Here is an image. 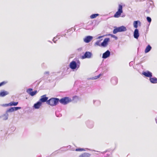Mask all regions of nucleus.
<instances>
[{"label": "nucleus", "mask_w": 157, "mask_h": 157, "mask_svg": "<svg viewBox=\"0 0 157 157\" xmlns=\"http://www.w3.org/2000/svg\"><path fill=\"white\" fill-rule=\"evenodd\" d=\"M59 102V99L56 98H52L48 99L47 104L51 106H55L58 105Z\"/></svg>", "instance_id": "1"}, {"label": "nucleus", "mask_w": 157, "mask_h": 157, "mask_svg": "<svg viewBox=\"0 0 157 157\" xmlns=\"http://www.w3.org/2000/svg\"><path fill=\"white\" fill-rule=\"evenodd\" d=\"M80 62L78 60L76 62L75 61H72L70 63V67L72 70L77 69L79 68L80 65Z\"/></svg>", "instance_id": "2"}, {"label": "nucleus", "mask_w": 157, "mask_h": 157, "mask_svg": "<svg viewBox=\"0 0 157 157\" xmlns=\"http://www.w3.org/2000/svg\"><path fill=\"white\" fill-rule=\"evenodd\" d=\"M71 99L69 97H64L59 99V102L63 105H66L71 101Z\"/></svg>", "instance_id": "3"}, {"label": "nucleus", "mask_w": 157, "mask_h": 157, "mask_svg": "<svg viewBox=\"0 0 157 157\" xmlns=\"http://www.w3.org/2000/svg\"><path fill=\"white\" fill-rule=\"evenodd\" d=\"M122 9V5L121 4H119L118 6V10L114 14V17L116 18H118L120 17L121 13L123 12Z\"/></svg>", "instance_id": "4"}, {"label": "nucleus", "mask_w": 157, "mask_h": 157, "mask_svg": "<svg viewBox=\"0 0 157 157\" xmlns=\"http://www.w3.org/2000/svg\"><path fill=\"white\" fill-rule=\"evenodd\" d=\"M147 7L148 8V10H146L147 12H149L150 9H152L154 6L153 1L152 0H147Z\"/></svg>", "instance_id": "5"}, {"label": "nucleus", "mask_w": 157, "mask_h": 157, "mask_svg": "<svg viewBox=\"0 0 157 157\" xmlns=\"http://www.w3.org/2000/svg\"><path fill=\"white\" fill-rule=\"evenodd\" d=\"M92 55V53L90 52H86L84 54L81 56V58L82 59H90L91 58Z\"/></svg>", "instance_id": "6"}, {"label": "nucleus", "mask_w": 157, "mask_h": 157, "mask_svg": "<svg viewBox=\"0 0 157 157\" xmlns=\"http://www.w3.org/2000/svg\"><path fill=\"white\" fill-rule=\"evenodd\" d=\"M26 92L30 96H33L37 94V91L36 90H35L33 91V89L30 88L27 90Z\"/></svg>", "instance_id": "7"}, {"label": "nucleus", "mask_w": 157, "mask_h": 157, "mask_svg": "<svg viewBox=\"0 0 157 157\" xmlns=\"http://www.w3.org/2000/svg\"><path fill=\"white\" fill-rule=\"evenodd\" d=\"M18 103V102H15L12 101L9 103L3 104L1 105L2 106L6 107L8 106H17Z\"/></svg>", "instance_id": "8"}, {"label": "nucleus", "mask_w": 157, "mask_h": 157, "mask_svg": "<svg viewBox=\"0 0 157 157\" xmlns=\"http://www.w3.org/2000/svg\"><path fill=\"white\" fill-rule=\"evenodd\" d=\"M48 97L46 96V95H44L40 97V98L39 100L40 101L42 104L43 103L46 102L47 104V101H48Z\"/></svg>", "instance_id": "9"}, {"label": "nucleus", "mask_w": 157, "mask_h": 157, "mask_svg": "<svg viewBox=\"0 0 157 157\" xmlns=\"http://www.w3.org/2000/svg\"><path fill=\"white\" fill-rule=\"evenodd\" d=\"M110 39L109 38H105L103 41L101 43V47H105L108 44V42L109 41Z\"/></svg>", "instance_id": "10"}, {"label": "nucleus", "mask_w": 157, "mask_h": 157, "mask_svg": "<svg viewBox=\"0 0 157 157\" xmlns=\"http://www.w3.org/2000/svg\"><path fill=\"white\" fill-rule=\"evenodd\" d=\"M86 124L87 127L90 128H92L94 126V122L89 120H88L86 121Z\"/></svg>", "instance_id": "11"}, {"label": "nucleus", "mask_w": 157, "mask_h": 157, "mask_svg": "<svg viewBox=\"0 0 157 157\" xmlns=\"http://www.w3.org/2000/svg\"><path fill=\"white\" fill-rule=\"evenodd\" d=\"M142 74L145 76L149 78L152 77V73L148 71H143L142 73Z\"/></svg>", "instance_id": "12"}, {"label": "nucleus", "mask_w": 157, "mask_h": 157, "mask_svg": "<svg viewBox=\"0 0 157 157\" xmlns=\"http://www.w3.org/2000/svg\"><path fill=\"white\" fill-rule=\"evenodd\" d=\"M110 52L108 50L103 54L102 58L103 59H106L110 56Z\"/></svg>", "instance_id": "13"}, {"label": "nucleus", "mask_w": 157, "mask_h": 157, "mask_svg": "<svg viewBox=\"0 0 157 157\" xmlns=\"http://www.w3.org/2000/svg\"><path fill=\"white\" fill-rule=\"evenodd\" d=\"M42 104L39 101L34 104L33 107L35 109H39L40 107L42 105Z\"/></svg>", "instance_id": "14"}, {"label": "nucleus", "mask_w": 157, "mask_h": 157, "mask_svg": "<svg viewBox=\"0 0 157 157\" xmlns=\"http://www.w3.org/2000/svg\"><path fill=\"white\" fill-rule=\"evenodd\" d=\"M93 38L92 36H88L85 37L83 39V40L86 43H89L93 39Z\"/></svg>", "instance_id": "15"}, {"label": "nucleus", "mask_w": 157, "mask_h": 157, "mask_svg": "<svg viewBox=\"0 0 157 157\" xmlns=\"http://www.w3.org/2000/svg\"><path fill=\"white\" fill-rule=\"evenodd\" d=\"M140 34L139 30L137 29H136L134 32L133 36L134 38L136 39H138L139 36Z\"/></svg>", "instance_id": "16"}, {"label": "nucleus", "mask_w": 157, "mask_h": 157, "mask_svg": "<svg viewBox=\"0 0 157 157\" xmlns=\"http://www.w3.org/2000/svg\"><path fill=\"white\" fill-rule=\"evenodd\" d=\"M9 94V92L8 91L2 90L0 92V97H4Z\"/></svg>", "instance_id": "17"}, {"label": "nucleus", "mask_w": 157, "mask_h": 157, "mask_svg": "<svg viewBox=\"0 0 157 157\" xmlns=\"http://www.w3.org/2000/svg\"><path fill=\"white\" fill-rule=\"evenodd\" d=\"M149 80L152 83L155 84L157 83V78L155 77H151L149 78Z\"/></svg>", "instance_id": "18"}, {"label": "nucleus", "mask_w": 157, "mask_h": 157, "mask_svg": "<svg viewBox=\"0 0 157 157\" xmlns=\"http://www.w3.org/2000/svg\"><path fill=\"white\" fill-rule=\"evenodd\" d=\"M111 82L113 85H116L118 82L117 78L116 77H113L111 79Z\"/></svg>", "instance_id": "19"}, {"label": "nucleus", "mask_w": 157, "mask_h": 157, "mask_svg": "<svg viewBox=\"0 0 157 157\" xmlns=\"http://www.w3.org/2000/svg\"><path fill=\"white\" fill-rule=\"evenodd\" d=\"M91 154L89 153L85 152L79 156V157H90Z\"/></svg>", "instance_id": "20"}, {"label": "nucleus", "mask_w": 157, "mask_h": 157, "mask_svg": "<svg viewBox=\"0 0 157 157\" xmlns=\"http://www.w3.org/2000/svg\"><path fill=\"white\" fill-rule=\"evenodd\" d=\"M152 48L151 47L150 45H148L145 50L144 52L145 53H147L149 52Z\"/></svg>", "instance_id": "21"}, {"label": "nucleus", "mask_w": 157, "mask_h": 157, "mask_svg": "<svg viewBox=\"0 0 157 157\" xmlns=\"http://www.w3.org/2000/svg\"><path fill=\"white\" fill-rule=\"evenodd\" d=\"M120 30V32H123L127 31V29L126 27L124 26H121L119 27Z\"/></svg>", "instance_id": "22"}, {"label": "nucleus", "mask_w": 157, "mask_h": 157, "mask_svg": "<svg viewBox=\"0 0 157 157\" xmlns=\"http://www.w3.org/2000/svg\"><path fill=\"white\" fill-rule=\"evenodd\" d=\"M138 23L140 24L141 23L140 21H134L133 22V26L134 27L137 29L138 27Z\"/></svg>", "instance_id": "23"}, {"label": "nucleus", "mask_w": 157, "mask_h": 157, "mask_svg": "<svg viewBox=\"0 0 157 157\" xmlns=\"http://www.w3.org/2000/svg\"><path fill=\"white\" fill-rule=\"evenodd\" d=\"M118 32H120L119 27H114L113 31V33L115 34Z\"/></svg>", "instance_id": "24"}, {"label": "nucleus", "mask_w": 157, "mask_h": 157, "mask_svg": "<svg viewBox=\"0 0 157 157\" xmlns=\"http://www.w3.org/2000/svg\"><path fill=\"white\" fill-rule=\"evenodd\" d=\"M9 114L7 113L6 112V113L2 116L3 120H6L8 119Z\"/></svg>", "instance_id": "25"}, {"label": "nucleus", "mask_w": 157, "mask_h": 157, "mask_svg": "<svg viewBox=\"0 0 157 157\" xmlns=\"http://www.w3.org/2000/svg\"><path fill=\"white\" fill-rule=\"evenodd\" d=\"M102 74H99V75L97 76H95L94 77H93L92 78H88V79H92V80H94V79H96L100 77L101 76Z\"/></svg>", "instance_id": "26"}, {"label": "nucleus", "mask_w": 157, "mask_h": 157, "mask_svg": "<svg viewBox=\"0 0 157 157\" xmlns=\"http://www.w3.org/2000/svg\"><path fill=\"white\" fill-rule=\"evenodd\" d=\"M99 14L98 13H94L91 15L90 16V18L91 19H94L96 18L97 16H99Z\"/></svg>", "instance_id": "27"}, {"label": "nucleus", "mask_w": 157, "mask_h": 157, "mask_svg": "<svg viewBox=\"0 0 157 157\" xmlns=\"http://www.w3.org/2000/svg\"><path fill=\"white\" fill-rule=\"evenodd\" d=\"M93 102L94 104L96 105H99L101 103V102L99 100H93Z\"/></svg>", "instance_id": "28"}, {"label": "nucleus", "mask_w": 157, "mask_h": 157, "mask_svg": "<svg viewBox=\"0 0 157 157\" xmlns=\"http://www.w3.org/2000/svg\"><path fill=\"white\" fill-rule=\"evenodd\" d=\"M102 40V39L97 40L95 43V45H97L99 46H101V44H100V43L101 41Z\"/></svg>", "instance_id": "29"}, {"label": "nucleus", "mask_w": 157, "mask_h": 157, "mask_svg": "<svg viewBox=\"0 0 157 157\" xmlns=\"http://www.w3.org/2000/svg\"><path fill=\"white\" fill-rule=\"evenodd\" d=\"M6 112L7 113L8 112H13V107H11L10 108L7 109Z\"/></svg>", "instance_id": "30"}, {"label": "nucleus", "mask_w": 157, "mask_h": 157, "mask_svg": "<svg viewBox=\"0 0 157 157\" xmlns=\"http://www.w3.org/2000/svg\"><path fill=\"white\" fill-rule=\"evenodd\" d=\"M13 111H16L18 109H21V107H13Z\"/></svg>", "instance_id": "31"}, {"label": "nucleus", "mask_w": 157, "mask_h": 157, "mask_svg": "<svg viewBox=\"0 0 157 157\" xmlns=\"http://www.w3.org/2000/svg\"><path fill=\"white\" fill-rule=\"evenodd\" d=\"M7 82L6 81H4L0 83V87L4 86Z\"/></svg>", "instance_id": "32"}, {"label": "nucleus", "mask_w": 157, "mask_h": 157, "mask_svg": "<svg viewBox=\"0 0 157 157\" xmlns=\"http://www.w3.org/2000/svg\"><path fill=\"white\" fill-rule=\"evenodd\" d=\"M49 71H46L44 73V75H45L44 77H46V78H48L49 75Z\"/></svg>", "instance_id": "33"}, {"label": "nucleus", "mask_w": 157, "mask_h": 157, "mask_svg": "<svg viewBox=\"0 0 157 157\" xmlns=\"http://www.w3.org/2000/svg\"><path fill=\"white\" fill-rule=\"evenodd\" d=\"M147 20V21L149 23H150L151 22V18L149 17H147L146 18Z\"/></svg>", "instance_id": "34"}, {"label": "nucleus", "mask_w": 157, "mask_h": 157, "mask_svg": "<svg viewBox=\"0 0 157 157\" xmlns=\"http://www.w3.org/2000/svg\"><path fill=\"white\" fill-rule=\"evenodd\" d=\"M82 148H78L75 149L76 151H82Z\"/></svg>", "instance_id": "35"}, {"label": "nucleus", "mask_w": 157, "mask_h": 157, "mask_svg": "<svg viewBox=\"0 0 157 157\" xmlns=\"http://www.w3.org/2000/svg\"><path fill=\"white\" fill-rule=\"evenodd\" d=\"M60 35H59V34H57V36L55 37H54V38H53V39L52 40L55 43H56V40H54L55 39H56V38H57Z\"/></svg>", "instance_id": "36"}, {"label": "nucleus", "mask_w": 157, "mask_h": 157, "mask_svg": "<svg viewBox=\"0 0 157 157\" xmlns=\"http://www.w3.org/2000/svg\"><path fill=\"white\" fill-rule=\"evenodd\" d=\"M68 30H69V31L70 32L71 31H72L73 30H74V31H75V28H71L69 29Z\"/></svg>", "instance_id": "37"}, {"label": "nucleus", "mask_w": 157, "mask_h": 157, "mask_svg": "<svg viewBox=\"0 0 157 157\" xmlns=\"http://www.w3.org/2000/svg\"><path fill=\"white\" fill-rule=\"evenodd\" d=\"M111 35L112 37L114 38L116 40L117 39L118 37L117 36L112 34H111Z\"/></svg>", "instance_id": "38"}, {"label": "nucleus", "mask_w": 157, "mask_h": 157, "mask_svg": "<svg viewBox=\"0 0 157 157\" xmlns=\"http://www.w3.org/2000/svg\"><path fill=\"white\" fill-rule=\"evenodd\" d=\"M65 31L66 32V33H67L68 32H69V30H65Z\"/></svg>", "instance_id": "39"}, {"label": "nucleus", "mask_w": 157, "mask_h": 157, "mask_svg": "<svg viewBox=\"0 0 157 157\" xmlns=\"http://www.w3.org/2000/svg\"><path fill=\"white\" fill-rule=\"evenodd\" d=\"M102 37H103V36H99L97 38V39H100L101 38H102Z\"/></svg>", "instance_id": "40"}, {"label": "nucleus", "mask_w": 157, "mask_h": 157, "mask_svg": "<svg viewBox=\"0 0 157 157\" xmlns=\"http://www.w3.org/2000/svg\"><path fill=\"white\" fill-rule=\"evenodd\" d=\"M66 35V34H63V35H61V36L62 37L63 36H65Z\"/></svg>", "instance_id": "41"}, {"label": "nucleus", "mask_w": 157, "mask_h": 157, "mask_svg": "<svg viewBox=\"0 0 157 157\" xmlns=\"http://www.w3.org/2000/svg\"><path fill=\"white\" fill-rule=\"evenodd\" d=\"M82 49V48H79L78 49V50L79 51H80Z\"/></svg>", "instance_id": "42"}, {"label": "nucleus", "mask_w": 157, "mask_h": 157, "mask_svg": "<svg viewBox=\"0 0 157 157\" xmlns=\"http://www.w3.org/2000/svg\"><path fill=\"white\" fill-rule=\"evenodd\" d=\"M82 151H86V150L85 149H84V148H82Z\"/></svg>", "instance_id": "43"}, {"label": "nucleus", "mask_w": 157, "mask_h": 157, "mask_svg": "<svg viewBox=\"0 0 157 157\" xmlns=\"http://www.w3.org/2000/svg\"><path fill=\"white\" fill-rule=\"evenodd\" d=\"M86 149H87V150H90V151H91V150L90 149H88V148H87Z\"/></svg>", "instance_id": "44"}, {"label": "nucleus", "mask_w": 157, "mask_h": 157, "mask_svg": "<svg viewBox=\"0 0 157 157\" xmlns=\"http://www.w3.org/2000/svg\"><path fill=\"white\" fill-rule=\"evenodd\" d=\"M49 42H51L52 43V42L50 41H48Z\"/></svg>", "instance_id": "45"}, {"label": "nucleus", "mask_w": 157, "mask_h": 157, "mask_svg": "<svg viewBox=\"0 0 157 157\" xmlns=\"http://www.w3.org/2000/svg\"><path fill=\"white\" fill-rule=\"evenodd\" d=\"M130 63H129V64L130 65H131V64H130Z\"/></svg>", "instance_id": "46"}, {"label": "nucleus", "mask_w": 157, "mask_h": 157, "mask_svg": "<svg viewBox=\"0 0 157 157\" xmlns=\"http://www.w3.org/2000/svg\"><path fill=\"white\" fill-rule=\"evenodd\" d=\"M130 63H129V64L130 65H131V64H130Z\"/></svg>", "instance_id": "47"}]
</instances>
